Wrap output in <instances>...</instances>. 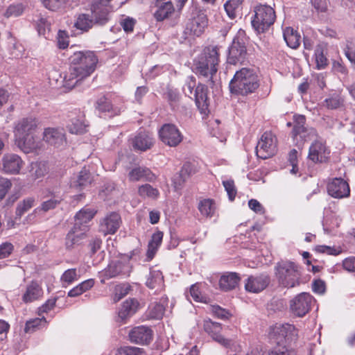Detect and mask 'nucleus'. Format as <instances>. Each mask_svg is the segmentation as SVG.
Returning <instances> with one entry per match:
<instances>
[{
	"instance_id": "obj_1",
	"label": "nucleus",
	"mask_w": 355,
	"mask_h": 355,
	"mask_svg": "<svg viewBox=\"0 0 355 355\" xmlns=\"http://www.w3.org/2000/svg\"><path fill=\"white\" fill-rule=\"evenodd\" d=\"M69 70L64 77V87L71 89L96 71L98 58L93 51H77L69 57Z\"/></svg>"
},
{
	"instance_id": "obj_2",
	"label": "nucleus",
	"mask_w": 355,
	"mask_h": 355,
	"mask_svg": "<svg viewBox=\"0 0 355 355\" xmlns=\"http://www.w3.org/2000/svg\"><path fill=\"white\" fill-rule=\"evenodd\" d=\"M36 118L28 116L19 120L14 128L15 142L24 153H33L40 148L35 132L38 127Z\"/></svg>"
},
{
	"instance_id": "obj_3",
	"label": "nucleus",
	"mask_w": 355,
	"mask_h": 355,
	"mask_svg": "<svg viewBox=\"0 0 355 355\" xmlns=\"http://www.w3.org/2000/svg\"><path fill=\"white\" fill-rule=\"evenodd\" d=\"M259 87V76L254 69L247 67L236 71L229 84L231 94L242 96L255 92Z\"/></svg>"
},
{
	"instance_id": "obj_4",
	"label": "nucleus",
	"mask_w": 355,
	"mask_h": 355,
	"mask_svg": "<svg viewBox=\"0 0 355 355\" xmlns=\"http://www.w3.org/2000/svg\"><path fill=\"white\" fill-rule=\"evenodd\" d=\"M218 49L216 46L206 47L195 62L196 73L205 77H212L218 70Z\"/></svg>"
},
{
	"instance_id": "obj_5",
	"label": "nucleus",
	"mask_w": 355,
	"mask_h": 355,
	"mask_svg": "<svg viewBox=\"0 0 355 355\" xmlns=\"http://www.w3.org/2000/svg\"><path fill=\"white\" fill-rule=\"evenodd\" d=\"M277 277L281 286L291 288L300 284L301 273L299 266L292 261H286L277 266Z\"/></svg>"
},
{
	"instance_id": "obj_6",
	"label": "nucleus",
	"mask_w": 355,
	"mask_h": 355,
	"mask_svg": "<svg viewBox=\"0 0 355 355\" xmlns=\"http://www.w3.org/2000/svg\"><path fill=\"white\" fill-rule=\"evenodd\" d=\"M254 12L251 23L253 28L258 33L267 31L275 21V11L270 6L257 5L254 8Z\"/></svg>"
},
{
	"instance_id": "obj_7",
	"label": "nucleus",
	"mask_w": 355,
	"mask_h": 355,
	"mask_svg": "<svg viewBox=\"0 0 355 355\" xmlns=\"http://www.w3.org/2000/svg\"><path fill=\"white\" fill-rule=\"evenodd\" d=\"M277 151V139L270 131L265 132L256 146V154L259 158L266 159L274 156Z\"/></svg>"
},
{
	"instance_id": "obj_8",
	"label": "nucleus",
	"mask_w": 355,
	"mask_h": 355,
	"mask_svg": "<svg viewBox=\"0 0 355 355\" xmlns=\"http://www.w3.org/2000/svg\"><path fill=\"white\" fill-rule=\"evenodd\" d=\"M208 25L206 14L197 8L194 9L185 25L184 33L190 36H200Z\"/></svg>"
},
{
	"instance_id": "obj_9",
	"label": "nucleus",
	"mask_w": 355,
	"mask_h": 355,
	"mask_svg": "<svg viewBox=\"0 0 355 355\" xmlns=\"http://www.w3.org/2000/svg\"><path fill=\"white\" fill-rule=\"evenodd\" d=\"M159 139L170 147L178 146L183 140V135L178 127L172 123L164 124L158 132Z\"/></svg>"
},
{
	"instance_id": "obj_10",
	"label": "nucleus",
	"mask_w": 355,
	"mask_h": 355,
	"mask_svg": "<svg viewBox=\"0 0 355 355\" xmlns=\"http://www.w3.org/2000/svg\"><path fill=\"white\" fill-rule=\"evenodd\" d=\"M330 153L325 141L315 140L309 146L307 158L314 164H322L328 162Z\"/></svg>"
},
{
	"instance_id": "obj_11",
	"label": "nucleus",
	"mask_w": 355,
	"mask_h": 355,
	"mask_svg": "<svg viewBox=\"0 0 355 355\" xmlns=\"http://www.w3.org/2000/svg\"><path fill=\"white\" fill-rule=\"evenodd\" d=\"M247 58V49L245 43L240 36H236L233 40L229 48L227 62L236 65L243 64Z\"/></svg>"
},
{
	"instance_id": "obj_12",
	"label": "nucleus",
	"mask_w": 355,
	"mask_h": 355,
	"mask_svg": "<svg viewBox=\"0 0 355 355\" xmlns=\"http://www.w3.org/2000/svg\"><path fill=\"white\" fill-rule=\"evenodd\" d=\"M205 331L216 342L220 345L230 348L234 344V340L225 338L222 334V324L214 322L211 320H206L203 323Z\"/></svg>"
},
{
	"instance_id": "obj_13",
	"label": "nucleus",
	"mask_w": 355,
	"mask_h": 355,
	"mask_svg": "<svg viewBox=\"0 0 355 355\" xmlns=\"http://www.w3.org/2000/svg\"><path fill=\"white\" fill-rule=\"evenodd\" d=\"M313 297L308 293H302L290 301V309L297 317L304 316L311 309Z\"/></svg>"
},
{
	"instance_id": "obj_14",
	"label": "nucleus",
	"mask_w": 355,
	"mask_h": 355,
	"mask_svg": "<svg viewBox=\"0 0 355 355\" xmlns=\"http://www.w3.org/2000/svg\"><path fill=\"white\" fill-rule=\"evenodd\" d=\"M269 336L270 339L279 340V343L283 340L291 341L297 338V329L290 324H275L270 327Z\"/></svg>"
},
{
	"instance_id": "obj_15",
	"label": "nucleus",
	"mask_w": 355,
	"mask_h": 355,
	"mask_svg": "<svg viewBox=\"0 0 355 355\" xmlns=\"http://www.w3.org/2000/svg\"><path fill=\"white\" fill-rule=\"evenodd\" d=\"M24 165L21 157L14 153L5 154L1 161V169L7 174H19Z\"/></svg>"
},
{
	"instance_id": "obj_16",
	"label": "nucleus",
	"mask_w": 355,
	"mask_h": 355,
	"mask_svg": "<svg viewBox=\"0 0 355 355\" xmlns=\"http://www.w3.org/2000/svg\"><path fill=\"white\" fill-rule=\"evenodd\" d=\"M328 193L334 198L349 197L350 189L349 184L343 178H334L327 184Z\"/></svg>"
},
{
	"instance_id": "obj_17",
	"label": "nucleus",
	"mask_w": 355,
	"mask_h": 355,
	"mask_svg": "<svg viewBox=\"0 0 355 355\" xmlns=\"http://www.w3.org/2000/svg\"><path fill=\"white\" fill-rule=\"evenodd\" d=\"M43 140L48 144L58 148L66 144L64 131L60 128H46L43 132Z\"/></svg>"
},
{
	"instance_id": "obj_18",
	"label": "nucleus",
	"mask_w": 355,
	"mask_h": 355,
	"mask_svg": "<svg viewBox=\"0 0 355 355\" xmlns=\"http://www.w3.org/2000/svg\"><path fill=\"white\" fill-rule=\"evenodd\" d=\"M128 180L131 182L146 181L154 182L157 176L146 166H136L132 168L128 174Z\"/></svg>"
},
{
	"instance_id": "obj_19",
	"label": "nucleus",
	"mask_w": 355,
	"mask_h": 355,
	"mask_svg": "<svg viewBox=\"0 0 355 355\" xmlns=\"http://www.w3.org/2000/svg\"><path fill=\"white\" fill-rule=\"evenodd\" d=\"M270 278L268 275L261 274L257 276H250L245 284L247 291L258 293L263 291L270 284Z\"/></svg>"
},
{
	"instance_id": "obj_20",
	"label": "nucleus",
	"mask_w": 355,
	"mask_h": 355,
	"mask_svg": "<svg viewBox=\"0 0 355 355\" xmlns=\"http://www.w3.org/2000/svg\"><path fill=\"white\" fill-rule=\"evenodd\" d=\"M127 266L122 261H112L100 272L101 283L104 284L106 280L125 275V268Z\"/></svg>"
},
{
	"instance_id": "obj_21",
	"label": "nucleus",
	"mask_w": 355,
	"mask_h": 355,
	"mask_svg": "<svg viewBox=\"0 0 355 355\" xmlns=\"http://www.w3.org/2000/svg\"><path fill=\"white\" fill-rule=\"evenodd\" d=\"M121 223L120 215L116 212H112L100 223V231L104 235L114 234L119 228Z\"/></svg>"
},
{
	"instance_id": "obj_22",
	"label": "nucleus",
	"mask_w": 355,
	"mask_h": 355,
	"mask_svg": "<svg viewBox=\"0 0 355 355\" xmlns=\"http://www.w3.org/2000/svg\"><path fill=\"white\" fill-rule=\"evenodd\" d=\"M130 340L139 345H147L153 339V331L147 327H134L128 334Z\"/></svg>"
},
{
	"instance_id": "obj_23",
	"label": "nucleus",
	"mask_w": 355,
	"mask_h": 355,
	"mask_svg": "<svg viewBox=\"0 0 355 355\" xmlns=\"http://www.w3.org/2000/svg\"><path fill=\"white\" fill-rule=\"evenodd\" d=\"M87 231L82 230L78 225H73L64 239V245L67 250H71L76 245L81 243L82 241L87 237Z\"/></svg>"
},
{
	"instance_id": "obj_24",
	"label": "nucleus",
	"mask_w": 355,
	"mask_h": 355,
	"mask_svg": "<svg viewBox=\"0 0 355 355\" xmlns=\"http://www.w3.org/2000/svg\"><path fill=\"white\" fill-rule=\"evenodd\" d=\"M139 302L135 298H129L123 302L118 312V317L123 323H126L127 320L132 317L138 311Z\"/></svg>"
},
{
	"instance_id": "obj_25",
	"label": "nucleus",
	"mask_w": 355,
	"mask_h": 355,
	"mask_svg": "<svg viewBox=\"0 0 355 355\" xmlns=\"http://www.w3.org/2000/svg\"><path fill=\"white\" fill-rule=\"evenodd\" d=\"M132 146L135 150L146 151L154 145V139L148 132H139L132 139Z\"/></svg>"
},
{
	"instance_id": "obj_26",
	"label": "nucleus",
	"mask_w": 355,
	"mask_h": 355,
	"mask_svg": "<svg viewBox=\"0 0 355 355\" xmlns=\"http://www.w3.org/2000/svg\"><path fill=\"white\" fill-rule=\"evenodd\" d=\"M96 213V209L84 207L76 214L74 216L76 221L74 225H78L79 228H81L82 230L88 232L89 227L87 223L93 219Z\"/></svg>"
},
{
	"instance_id": "obj_27",
	"label": "nucleus",
	"mask_w": 355,
	"mask_h": 355,
	"mask_svg": "<svg viewBox=\"0 0 355 355\" xmlns=\"http://www.w3.org/2000/svg\"><path fill=\"white\" fill-rule=\"evenodd\" d=\"M43 293L42 286L37 281L33 280L27 285L21 299L26 304L31 303L42 298Z\"/></svg>"
},
{
	"instance_id": "obj_28",
	"label": "nucleus",
	"mask_w": 355,
	"mask_h": 355,
	"mask_svg": "<svg viewBox=\"0 0 355 355\" xmlns=\"http://www.w3.org/2000/svg\"><path fill=\"white\" fill-rule=\"evenodd\" d=\"M241 280L239 275L236 272H226L219 279V287L223 291L234 289Z\"/></svg>"
},
{
	"instance_id": "obj_29",
	"label": "nucleus",
	"mask_w": 355,
	"mask_h": 355,
	"mask_svg": "<svg viewBox=\"0 0 355 355\" xmlns=\"http://www.w3.org/2000/svg\"><path fill=\"white\" fill-rule=\"evenodd\" d=\"M208 88L206 85L198 84L195 90V101L197 107L201 112H205L208 110L209 99L207 96Z\"/></svg>"
},
{
	"instance_id": "obj_30",
	"label": "nucleus",
	"mask_w": 355,
	"mask_h": 355,
	"mask_svg": "<svg viewBox=\"0 0 355 355\" xmlns=\"http://www.w3.org/2000/svg\"><path fill=\"white\" fill-rule=\"evenodd\" d=\"M164 233L157 230L153 234L151 239L148 244L146 251V257L148 261L152 260L155 256L159 248L160 247L163 240Z\"/></svg>"
},
{
	"instance_id": "obj_31",
	"label": "nucleus",
	"mask_w": 355,
	"mask_h": 355,
	"mask_svg": "<svg viewBox=\"0 0 355 355\" xmlns=\"http://www.w3.org/2000/svg\"><path fill=\"white\" fill-rule=\"evenodd\" d=\"M157 3V10L154 13V17L157 21H162L168 18L174 12L175 8L171 1Z\"/></svg>"
},
{
	"instance_id": "obj_32",
	"label": "nucleus",
	"mask_w": 355,
	"mask_h": 355,
	"mask_svg": "<svg viewBox=\"0 0 355 355\" xmlns=\"http://www.w3.org/2000/svg\"><path fill=\"white\" fill-rule=\"evenodd\" d=\"M146 285L150 289H156V291H162L164 287V280L162 272L160 270L150 271Z\"/></svg>"
},
{
	"instance_id": "obj_33",
	"label": "nucleus",
	"mask_w": 355,
	"mask_h": 355,
	"mask_svg": "<svg viewBox=\"0 0 355 355\" xmlns=\"http://www.w3.org/2000/svg\"><path fill=\"white\" fill-rule=\"evenodd\" d=\"M284 39L286 44L293 49H297L301 43V35L291 27H286L284 29Z\"/></svg>"
},
{
	"instance_id": "obj_34",
	"label": "nucleus",
	"mask_w": 355,
	"mask_h": 355,
	"mask_svg": "<svg viewBox=\"0 0 355 355\" xmlns=\"http://www.w3.org/2000/svg\"><path fill=\"white\" fill-rule=\"evenodd\" d=\"M95 107L99 112H107L112 116L118 115L121 112L120 109L114 107L112 102L105 96L98 98Z\"/></svg>"
},
{
	"instance_id": "obj_35",
	"label": "nucleus",
	"mask_w": 355,
	"mask_h": 355,
	"mask_svg": "<svg viewBox=\"0 0 355 355\" xmlns=\"http://www.w3.org/2000/svg\"><path fill=\"white\" fill-rule=\"evenodd\" d=\"M138 196L143 199H150L156 200L160 196L158 189L153 187L151 184L146 183L138 187Z\"/></svg>"
},
{
	"instance_id": "obj_36",
	"label": "nucleus",
	"mask_w": 355,
	"mask_h": 355,
	"mask_svg": "<svg viewBox=\"0 0 355 355\" xmlns=\"http://www.w3.org/2000/svg\"><path fill=\"white\" fill-rule=\"evenodd\" d=\"M198 209L203 216L211 218L216 211L215 201L210 198L201 200L198 203Z\"/></svg>"
},
{
	"instance_id": "obj_37",
	"label": "nucleus",
	"mask_w": 355,
	"mask_h": 355,
	"mask_svg": "<svg viewBox=\"0 0 355 355\" xmlns=\"http://www.w3.org/2000/svg\"><path fill=\"white\" fill-rule=\"evenodd\" d=\"M108 15L109 12L106 8H100L96 6L92 9L91 17L94 19V24L105 25L109 20Z\"/></svg>"
},
{
	"instance_id": "obj_38",
	"label": "nucleus",
	"mask_w": 355,
	"mask_h": 355,
	"mask_svg": "<svg viewBox=\"0 0 355 355\" xmlns=\"http://www.w3.org/2000/svg\"><path fill=\"white\" fill-rule=\"evenodd\" d=\"M94 25V19L91 15L85 13L79 15L74 24V26L83 32L89 31Z\"/></svg>"
},
{
	"instance_id": "obj_39",
	"label": "nucleus",
	"mask_w": 355,
	"mask_h": 355,
	"mask_svg": "<svg viewBox=\"0 0 355 355\" xmlns=\"http://www.w3.org/2000/svg\"><path fill=\"white\" fill-rule=\"evenodd\" d=\"M163 97L167 101L173 110H175L179 107L180 96L177 89L168 87L166 91L164 92Z\"/></svg>"
},
{
	"instance_id": "obj_40",
	"label": "nucleus",
	"mask_w": 355,
	"mask_h": 355,
	"mask_svg": "<svg viewBox=\"0 0 355 355\" xmlns=\"http://www.w3.org/2000/svg\"><path fill=\"white\" fill-rule=\"evenodd\" d=\"M91 182L90 173L88 170L84 167L79 173L77 180L71 182V187L82 189V188Z\"/></svg>"
},
{
	"instance_id": "obj_41",
	"label": "nucleus",
	"mask_w": 355,
	"mask_h": 355,
	"mask_svg": "<svg viewBox=\"0 0 355 355\" xmlns=\"http://www.w3.org/2000/svg\"><path fill=\"white\" fill-rule=\"evenodd\" d=\"M267 355H297V351L292 347L277 342L275 346L268 350Z\"/></svg>"
},
{
	"instance_id": "obj_42",
	"label": "nucleus",
	"mask_w": 355,
	"mask_h": 355,
	"mask_svg": "<svg viewBox=\"0 0 355 355\" xmlns=\"http://www.w3.org/2000/svg\"><path fill=\"white\" fill-rule=\"evenodd\" d=\"M35 203L34 197H28L19 202L16 207L15 214L18 217H21L25 213L30 210Z\"/></svg>"
},
{
	"instance_id": "obj_43",
	"label": "nucleus",
	"mask_w": 355,
	"mask_h": 355,
	"mask_svg": "<svg viewBox=\"0 0 355 355\" xmlns=\"http://www.w3.org/2000/svg\"><path fill=\"white\" fill-rule=\"evenodd\" d=\"M306 117L304 115H295L294 116V126L292 131L293 138L300 135L302 133L306 132Z\"/></svg>"
},
{
	"instance_id": "obj_44",
	"label": "nucleus",
	"mask_w": 355,
	"mask_h": 355,
	"mask_svg": "<svg viewBox=\"0 0 355 355\" xmlns=\"http://www.w3.org/2000/svg\"><path fill=\"white\" fill-rule=\"evenodd\" d=\"M244 0H228L224 5L225 10L228 17L234 19L236 17L237 10Z\"/></svg>"
},
{
	"instance_id": "obj_45",
	"label": "nucleus",
	"mask_w": 355,
	"mask_h": 355,
	"mask_svg": "<svg viewBox=\"0 0 355 355\" xmlns=\"http://www.w3.org/2000/svg\"><path fill=\"white\" fill-rule=\"evenodd\" d=\"M344 100L338 94H334L327 98L323 103L324 106L330 110H336L343 105Z\"/></svg>"
},
{
	"instance_id": "obj_46",
	"label": "nucleus",
	"mask_w": 355,
	"mask_h": 355,
	"mask_svg": "<svg viewBox=\"0 0 355 355\" xmlns=\"http://www.w3.org/2000/svg\"><path fill=\"white\" fill-rule=\"evenodd\" d=\"M46 320L44 317H42L41 318H36L33 320H28L26 323L24 329L25 332H34L36 330L40 329L41 327H44L46 324Z\"/></svg>"
},
{
	"instance_id": "obj_47",
	"label": "nucleus",
	"mask_w": 355,
	"mask_h": 355,
	"mask_svg": "<svg viewBox=\"0 0 355 355\" xmlns=\"http://www.w3.org/2000/svg\"><path fill=\"white\" fill-rule=\"evenodd\" d=\"M315 58L318 69H324L328 65V60L324 54L322 45L319 44L315 51Z\"/></svg>"
},
{
	"instance_id": "obj_48",
	"label": "nucleus",
	"mask_w": 355,
	"mask_h": 355,
	"mask_svg": "<svg viewBox=\"0 0 355 355\" xmlns=\"http://www.w3.org/2000/svg\"><path fill=\"white\" fill-rule=\"evenodd\" d=\"M131 290V286L128 284H120L115 286L113 295L114 302H117L128 295Z\"/></svg>"
},
{
	"instance_id": "obj_49",
	"label": "nucleus",
	"mask_w": 355,
	"mask_h": 355,
	"mask_svg": "<svg viewBox=\"0 0 355 355\" xmlns=\"http://www.w3.org/2000/svg\"><path fill=\"white\" fill-rule=\"evenodd\" d=\"M43 5L52 11H59L64 9L67 4V0H42Z\"/></svg>"
},
{
	"instance_id": "obj_50",
	"label": "nucleus",
	"mask_w": 355,
	"mask_h": 355,
	"mask_svg": "<svg viewBox=\"0 0 355 355\" xmlns=\"http://www.w3.org/2000/svg\"><path fill=\"white\" fill-rule=\"evenodd\" d=\"M68 128L69 132L72 134H83L87 131V125L81 119H73Z\"/></svg>"
},
{
	"instance_id": "obj_51",
	"label": "nucleus",
	"mask_w": 355,
	"mask_h": 355,
	"mask_svg": "<svg viewBox=\"0 0 355 355\" xmlns=\"http://www.w3.org/2000/svg\"><path fill=\"white\" fill-rule=\"evenodd\" d=\"M78 279L76 268H70L64 272L60 277L63 286L71 284Z\"/></svg>"
},
{
	"instance_id": "obj_52",
	"label": "nucleus",
	"mask_w": 355,
	"mask_h": 355,
	"mask_svg": "<svg viewBox=\"0 0 355 355\" xmlns=\"http://www.w3.org/2000/svg\"><path fill=\"white\" fill-rule=\"evenodd\" d=\"M24 12L22 4H11L6 10L3 16L6 18L17 17L21 15Z\"/></svg>"
},
{
	"instance_id": "obj_53",
	"label": "nucleus",
	"mask_w": 355,
	"mask_h": 355,
	"mask_svg": "<svg viewBox=\"0 0 355 355\" xmlns=\"http://www.w3.org/2000/svg\"><path fill=\"white\" fill-rule=\"evenodd\" d=\"M63 200V198L62 196H54L53 198H51L46 201L43 202L41 204V209L44 211H48L51 209H53L57 207L61 202Z\"/></svg>"
},
{
	"instance_id": "obj_54",
	"label": "nucleus",
	"mask_w": 355,
	"mask_h": 355,
	"mask_svg": "<svg viewBox=\"0 0 355 355\" xmlns=\"http://www.w3.org/2000/svg\"><path fill=\"white\" fill-rule=\"evenodd\" d=\"M144 350L141 348L131 346H124L119 348L116 355H143Z\"/></svg>"
},
{
	"instance_id": "obj_55",
	"label": "nucleus",
	"mask_w": 355,
	"mask_h": 355,
	"mask_svg": "<svg viewBox=\"0 0 355 355\" xmlns=\"http://www.w3.org/2000/svg\"><path fill=\"white\" fill-rule=\"evenodd\" d=\"M211 312L215 317L221 320H228L232 316L231 313L228 310L218 305H212L211 306Z\"/></svg>"
},
{
	"instance_id": "obj_56",
	"label": "nucleus",
	"mask_w": 355,
	"mask_h": 355,
	"mask_svg": "<svg viewBox=\"0 0 355 355\" xmlns=\"http://www.w3.org/2000/svg\"><path fill=\"white\" fill-rule=\"evenodd\" d=\"M223 185L228 195L230 201L234 200L237 194V190L233 180H227L223 181Z\"/></svg>"
},
{
	"instance_id": "obj_57",
	"label": "nucleus",
	"mask_w": 355,
	"mask_h": 355,
	"mask_svg": "<svg viewBox=\"0 0 355 355\" xmlns=\"http://www.w3.org/2000/svg\"><path fill=\"white\" fill-rule=\"evenodd\" d=\"M190 295L193 300L197 302H205L206 301V297H205L200 289V284L196 283L191 286L189 290Z\"/></svg>"
},
{
	"instance_id": "obj_58",
	"label": "nucleus",
	"mask_w": 355,
	"mask_h": 355,
	"mask_svg": "<svg viewBox=\"0 0 355 355\" xmlns=\"http://www.w3.org/2000/svg\"><path fill=\"white\" fill-rule=\"evenodd\" d=\"M314 251L317 253H325L329 255L334 256H337L341 252V250L339 248H336L334 247H331L325 245H316L314 248Z\"/></svg>"
},
{
	"instance_id": "obj_59",
	"label": "nucleus",
	"mask_w": 355,
	"mask_h": 355,
	"mask_svg": "<svg viewBox=\"0 0 355 355\" xmlns=\"http://www.w3.org/2000/svg\"><path fill=\"white\" fill-rule=\"evenodd\" d=\"M345 54L351 64L355 67V40L347 42Z\"/></svg>"
},
{
	"instance_id": "obj_60",
	"label": "nucleus",
	"mask_w": 355,
	"mask_h": 355,
	"mask_svg": "<svg viewBox=\"0 0 355 355\" xmlns=\"http://www.w3.org/2000/svg\"><path fill=\"white\" fill-rule=\"evenodd\" d=\"M164 313V307L161 304L157 303L150 308V314L153 318L161 319Z\"/></svg>"
},
{
	"instance_id": "obj_61",
	"label": "nucleus",
	"mask_w": 355,
	"mask_h": 355,
	"mask_svg": "<svg viewBox=\"0 0 355 355\" xmlns=\"http://www.w3.org/2000/svg\"><path fill=\"white\" fill-rule=\"evenodd\" d=\"M196 173V169L194 166L190 163H185L180 171V175L184 179L187 177L192 175Z\"/></svg>"
},
{
	"instance_id": "obj_62",
	"label": "nucleus",
	"mask_w": 355,
	"mask_h": 355,
	"mask_svg": "<svg viewBox=\"0 0 355 355\" xmlns=\"http://www.w3.org/2000/svg\"><path fill=\"white\" fill-rule=\"evenodd\" d=\"M14 246L10 243H3L0 245V259H5L10 255Z\"/></svg>"
},
{
	"instance_id": "obj_63",
	"label": "nucleus",
	"mask_w": 355,
	"mask_h": 355,
	"mask_svg": "<svg viewBox=\"0 0 355 355\" xmlns=\"http://www.w3.org/2000/svg\"><path fill=\"white\" fill-rule=\"evenodd\" d=\"M56 298L49 299L44 304H43L38 309V313L40 315H41L44 313H48L49 311L52 310L56 303Z\"/></svg>"
},
{
	"instance_id": "obj_64",
	"label": "nucleus",
	"mask_w": 355,
	"mask_h": 355,
	"mask_svg": "<svg viewBox=\"0 0 355 355\" xmlns=\"http://www.w3.org/2000/svg\"><path fill=\"white\" fill-rule=\"evenodd\" d=\"M343 268L349 272H355V257H349L343 261Z\"/></svg>"
}]
</instances>
